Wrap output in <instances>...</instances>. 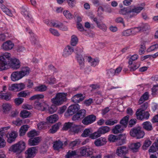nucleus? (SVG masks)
Returning <instances> with one entry per match:
<instances>
[{"instance_id":"obj_23","label":"nucleus","mask_w":158,"mask_h":158,"mask_svg":"<svg viewBox=\"0 0 158 158\" xmlns=\"http://www.w3.org/2000/svg\"><path fill=\"white\" fill-rule=\"evenodd\" d=\"M63 145V142L59 140L54 142L53 147L55 150H58L62 148Z\"/></svg>"},{"instance_id":"obj_22","label":"nucleus","mask_w":158,"mask_h":158,"mask_svg":"<svg viewBox=\"0 0 158 158\" xmlns=\"http://www.w3.org/2000/svg\"><path fill=\"white\" fill-rule=\"evenodd\" d=\"M142 126L143 128L148 131H152L153 129L152 124L148 121L143 123L142 124Z\"/></svg>"},{"instance_id":"obj_7","label":"nucleus","mask_w":158,"mask_h":158,"mask_svg":"<svg viewBox=\"0 0 158 158\" xmlns=\"http://www.w3.org/2000/svg\"><path fill=\"white\" fill-rule=\"evenodd\" d=\"M130 134L132 136L135 137L137 139H139L143 138L145 133L140 127H138L132 128L130 131Z\"/></svg>"},{"instance_id":"obj_6","label":"nucleus","mask_w":158,"mask_h":158,"mask_svg":"<svg viewBox=\"0 0 158 158\" xmlns=\"http://www.w3.org/2000/svg\"><path fill=\"white\" fill-rule=\"evenodd\" d=\"M25 148V143L20 141L18 143L11 146L9 148V151L15 153L19 154L21 153Z\"/></svg>"},{"instance_id":"obj_43","label":"nucleus","mask_w":158,"mask_h":158,"mask_svg":"<svg viewBox=\"0 0 158 158\" xmlns=\"http://www.w3.org/2000/svg\"><path fill=\"white\" fill-rule=\"evenodd\" d=\"M115 22L117 23L122 24L123 27H126L125 22L123 19L121 17H118L116 18L115 20Z\"/></svg>"},{"instance_id":"obj_32","label":"nucleus","mask_w":158,"mask_h":158,"mask_svg":"<svg viewBox=\"0 0 158 158\" xmlns=\"http://www.w3.org/2000/svg\"><path fill=\"white\" fill-rule=\"evenodd\" d=\"M140 146V143L139 142L132 143L130 146V148L134 152H136Z\"/></svg>"},{"instance_id":"obj_20","label":"nucleus","mask_w":158,"mask_h":158,"mask_svg":"<svg viewBox=\"0 0 158 158\" xmlns=\"http://www.w3.org/2000/svg\"><path fill=\"white\" fill-rule=\"evenodd\" d=\"M130 12L134 13L136 14V15L139 13L143 9V8L141 6H134L132 8V6L130 7Z\"/></svg>"},{"instance_id":"obj_27","label":"nucleus","mask_w":158,"mask_h":158,"mask_svg":"<svg viewBox=\"0 0 158 158\" xmlns=\"http://www.w3.org/2000/svg\"><path fill=\"white\" fill-rule=\"evenodd\" d=\"M149 98V93L147 92H145L140 97L139 99L138 103L139 104H141L143 103L145 101L147 100Z\"/></svg>"},{"instance_id":"obj_53","label":"nucleus","mask_w":158,"mask_h":158,"mask_svg":"<svg viewBox=\"0 0 158 158\" xmlns=\"http://www.w3.org/2000/svg\"><path fill=\"white\" fill-rule=\"evenodd\" d=\"M152 142L149 140H146L145 141L143 145L142 148L143 150H146L151 144Z\"/></svg>"},{"instance_id":"obj_29","label":"nucleus","mask_w":158,"mask_h":158,"mask_svg":"<svg viewBox=\"0 0 158 158\" xmlns=\"http://www.w3.org/2000/svg\"><path fill=\"white\" fill-rule=\"evenodd\" d=\"M61 124V123H58L52 126V128L49 130V132L52 134L55 133L59 129Z\"/></svg>"},{"instance_id":"obj_4","label":"nucleus","mask_w":158,"mask_h":158,"mask_svg":"<svg viewBox=\"0 0 158 158\" xmlns=\"http://www.w3.org/2000/svg\"><path fill=\"white\" fill-rule=\"evenodd\" d=\"M44 98L43 94H36L31 97L29 99L30 100L36 99L34 103L35 108L38 110L44 111L46 109L45 105L44 103H41L38 101V99Z\"/></svg>"},{"instance_id":"obj_16","label":"nucleus","mask_w":158,"mask_h":158,"mask_svg":"<svg viewBox=\"0 0 158 158\" xmlns=\"http://www.w3.org/2000/svg\"><path fill=\"white\" fill-rule=\"evenodd\" d=\"M107 142L106 138L101 137L96 139L94 144L97 147H100L106 144Z\"/></svg>"},{"instance_id":"obj_54","label":"nucleus","mask_w":158,"mask_h":158,"mask_svg":"<svg viewBox=\"0 0 158 158\" xmlns=\"http://www.w3.org/2000/svg\"><path fill=\"white\" fill-rule=\"evenodd\" d=\"M63 14L64 15L67 19H70L73 18V16L68 10H66L64 11Z\"/></svg>"},{"instance_id":"obj_38","label":"nucleus","mask_w":158,"mask_h":158,"mask_svg":"<svg viewBox=\"0 0 158 158\" xmlns=\"http://www.w3.org/2000/svg\"><path fill=\"white\" fill-rule=\"evenodd\" d=\"M28 33L31 34V38L30 40L32 44L34 45L37 44L38 41L37 40L36 36L33 33L31 32V31H29L28 32Z\"/></svg>"},{"instance_id":"obj_1","label":"nucleus","mask_w":158,"mask_h":158,"mask_svg":"<svg viewBox=\"0 0 158 158\" xmlns=\"http://www.w3.org/2000/svg\"><path fill=\"white\" fill-rule=\"evenodd\" d=\"M11 54L8 52L5 53L0 56V71L8 69V65L10 64L11 67L14 69H17L20 66L19 60L16 58L10 60Z\"/></svg>"},{"instance_id":"obj_51","label":"nucleus","mask_w":158,"mask_h":158,"mask_svg":"<svg viewBox=\"0 0 158 158\" xmlns=\"http://www.w3.org/2000/svg\"><path fill=\"white\" fill-rule=\"evenodd\" d=\"M118 122V120H112V119H109L106 120L105 122V123L106 125L111 126L117 123Z\"/></svg>"},{"instance_id":"obj_47","label":"nucleus","mask_w":158,"mask_h":158,"mask_svg":"<svg viewBox=\"0 0 158 158\" xmlns=\"http://www.w3.org/2000/svg\"><path fill=\"white\" fill-rule=\"evenodd\" d=\"M78 42V39L76 36L73 35L71 36V44L73 46H75L77 44Z\"/></svg>"},{"instance_id":"obj_10","label":"nucleus","mask_w":158,"mask_h":158,"mask_svg":"<svg viewBox=\"0 0 158 158\" xmlns=\"http://www.w3.org/2000/svg\"><path fill=\"white\" fill-rule=\"evenodd\" d=\"M96 116L93 114L90 115L85 117L82 120L84 125H88L94 122L96 119Z\"/></svg>"},{"instance_id":"obj_56","label":"nucleus","mask_w":158,"mask_h":158,"mask_svg":"<svg viewBox=\"0 0 158 158\" xmlns=\"http://www.w3.org/2000/svg\"><path fill=\"white\" fill-rule=\"evenodd\" d=\"M132 35H135L138 32L141 31L139 27H135L131 29Z\"/></svg>"},{"instance_id":"obj_37","label":"nucleus","mask_w":158,"mask_h":158,"mask_svg":"<svg viewBox=\"0 0 158 158\" xmlns=\"http://www.w3.org/2000/svg\"><path fill=\"white\" fill-rule=\"evenodd\" d=\"M22 14L24 15V17L26 18L27 20L32 22L33 19L31 17V16L28 13V12L24 9L22 11Z\"/></svg>"},{"instance_id":"obj_17","label":"nucleus","mask_w":158,"mask_h":158,"mask_svg":"<svg viewBox=\"0 0 158 158\" xmlns=\"http://www.w3.org/2000/svg\"><path fill=\"white\" fill-rule=\"evenodd\" d=\"M40 139L39 137L31 138L29 139L28 144L31 146L37 145L40 141Z\"/></svg>"},{"instance_id":"obj_62","label":"nucleus","mask_w":158,"mask_h":158,"mask_svg":"<svg viewBox=\"0 0 158 158\" xmlns=\"http://www.w3.org/2000/svg\"><path fill=\"white\" fill-rule=\"evenodd\" d=\"M69 6L72 8L75 6L76 4L75 0H66Z\"/></svg>"},{"instance_id":"obj_63","label":"nucleus","mask_w":158,"mask_h":158,"mask_svg":"<svg viewBox=\"0 0 158 158\" xmlns=\"http://www.w3.org/2000/svg\"><path fill=\"white\" fill-rule=\"evenodd\" d=\"M25 85L22 83L16 84V88L18 91H20L24 88Z\"/></svg>"},{"instance_id":"obj_59","label":"nucleus","mask_w":158,"mask_h":158,"mask_svg":"<svg viewBox=\"0 0 158 158\" xmlns=\"http://www.w3.org/2000/svg\"><path fill=\"white\" fill-rule=\"evenodd\" d=\"M57 28H59L60 30L63 31H66L68 29L66 26L64 25L63 23H58V25L57 26Z\"/></svg>"},{"instance_id":"obj_64","label":"nucleus","mask_w":158,"mask_h":158,"mask_svg":"<svg viewBox=\"0 0 158 158\" xmlns=\"http://www.w3.org/2000/svg\"><path fill=\"white\" fill-rule=\"evenodd\" d=\"M122 35L124 36H128L132 35L131 29L124 31L122 32Z\"/></svg>"},{"instance_id":"obj_5","label":"nucleus","mask_w":158,"mask_h":158,"mask_svg":"<svg viewBox=\"0 0 158 158\" xmlns=\"http://www.w3.org/2000/svg\"><path fill=\"white\" fill-rule=\"evenodd\" d=\"M110 131V128L108 126H102L99 128L96 131L92 134L90 136L91 139H95L101 136L102 134H104Z\"/></svg>"},{"instance_id":"obj_46","label":"nucleus","mask_w":158,"mask_h":158,"mask_svg":"<svg viewBox=\"0 0 158 158\" xmlns=\"http://www.w3.org/2000/svg\"><path fill=\"white\" fill-rule=\"evenodd\" d=\"M31 113L27 110H24L20 113V116L21 117L25 118L29 117Z\"/></svg>"},{"instance_id":"obj_8","label":"nucleus","mask_w":158,"mask_h":158,"mask_svg":"<svg viewBox=\"0 0 158 158\" xmlns=\"http://www.w3.org/2000/svg\"><path fill=\"white\" fill-rule=\"evenodd\" d=\"M38 149V147H34L29 148L27 150L25 153L26 158H33L37 153Z\"/></svg>"},{"instance_id":"obj_57","label":"nucleus","mask_w":158,"mask_h":158,"mask_svg":"<svg viewBox=\"0 0 158 158\" xmlns=\"http://www.w3.org/2000/svg\"><path fill=\"white\" fill-rule=\"evenodd\" d=\"M139 66L138 64L135 63L134 64L132 65H129V67L130 69V71H133L137 69Z\"/></svg>"},{"instance_id":"obj_44","label":"nucleus","mask_w":158,"mask_h":158,"mask_svg":"<svg viewBox=\"0 0 158 158\" xmlns=\"http://www.w3.org/2000/svg\"><path fill=\"white\" fill-rule=\"evenodd\" d=\"M139 27L140 28L141 31H146L150 29V26L147 23H142V24Z\"/></svg>"},{"instance_id":"obj_30","label":"nucleus","mask_w":158,"mask_h":158,"mask_svg":"<svg viewBox=\"0 0 158 158\" xmlns=\"http://www.w3.org/2000/svg\"><path fill=\"white\" fill-rule=\"evenodd\" d=\"M158 151V142L156 139V141L152 144L149 150L150 152H155Z\"/></svg>"},{"instance_id":"obj_15","label":"nucleus","mask_w":158,"mask_h":158,"mask_svg":"<svg viewBox=\"0 0 158 158\" xmlns=\"http://www.w3.org/2000/svg\"><path fill=\"white\" fill-rule=\"evenodd\" d=\"M14 46V44L12 42L8 40L3 43L2 45V48L3 49L8 51L12 49Z\"/></svg>"},{"instance_id":"obj_50","label":"nucleus","mask_w":158,"mask_h":158,"mask_svg":"<svg viewBox=\"0 0 158 158\" xmlns=\"http://www.w3.org/2000/svg\"><path fill=\"white\" fill-rule=\"evenodd\" d=\"M130 9H128L127 8H124L123 9H121L119 11V13L123 15H127L129 13H130Z\"/></svg>"},{"instance_id":"obj_28","label":"nucleus","mask_w":158,"mask_h":158,"mask_svg":"<svg viewBox=\"0 0 158 158\" xmlns=\"http://www.w3.org/2000/svg\"><path fill=\"white\" fill-rule=\"evenodd\" d=\"M87 60L90 63L91 65L94 66L98 65L99 62V60L98 59H92L90 56L88 57Z\"/></svg>"},{"instance_id":"obj_55","label":"nucleus","mask_w":158,"mask_h":158,"mask_svg":"<svg viewBox=\"0 0 158 158\" xmlns=\"http://www.w3.org/2000/svg\"><path fill=\"white\" fill-rule=\"evenodd\" d=\"M27 135L29 137L33 138V137L38 135V134L35 130H32L28 132Z\"/></svg>"},{"instance_id":"obj_39","label":"nucleus","mask_w":158,"mask_h":158,"mask_svg":"<svg viewBox=\"0 0 158 158\" xmlns=\"http://www.w3.org/2000/svg\"><path fill=\"white\" fill-rule=\"evenodd\" d=\"M28 128V126L27 125H24L21 126L19 131V135L20 136L24 135Z\"/></svg>"},{"instance_id":"obj_33","label":"nucleus","mask_w":158,"mask_h":158,"mask_svg":"<svg viewBox=\"0 0 158 158\" xmlns=\"http://www.w3.org/2000/svg\"><path fill=\"white\" fill-rule=\"evenodd\" d=\"M9 128V127H7L0 129V137L2 138H3V136L7 137V134L8 132L7 130Z\"/></svg>"},{"instance_id":"obj_35","label":"nucleus","mask_w":158,"mask_h":158,"mask_svg":"<svg viewBox=\"0 0 158 158\" xmlns=\"http://www.w3.org/2000/svg\"><path fill=\"white\" fill-rule=\"evenodd\" d=\"M48 126V123L46 122H42L38 123L37 126L38 129L40 130L45 129Z\"/></svg>"},{"instance_id":"obj_24","label":"nucleus","mask_w":158,"mask_h":158,"mask_svg":"<svg viewBox=\"0 0 158 158\" xmlns=\"http://www.w3.org/2000/svg\"><path fill=\"white\" fill-rule=\"evenodd\" d=\"M123 130V127L120 125H116L112 130L113 133L115 134L121 133Z\"/></svg>"},{"instance_id":"obj_12","label":"nucleus","mask_w":158,"mask_h":158,"mask_svg":"<svg viewBox=\"0 0 158 158\" xmlns=\"http://www.w3.org/2000/svg\"><path fill=\"white\" fill-rule=\"evenodd\" d=\"M86 111L84 109H82L78 111L77 113L72 117L73 120H79L85 117V114Z\"/></svg>"},{"instance_id":"obj_3","label":"nucleus","mask_w":158,"mask_h":158,"mask_svg":"<svg viewBox=\"0 0 158 158\" xmlns=\"http://www.w3.org/2000/svg\"><path fill=\"white\" fill-rule=\"evenodd\" d=\"M29 71L28 67H25L23 68L21 71L13 72L11 76V80L15 81L21 79L25 76L28 74Z\"/></svg>"},{"instance_id":"obj_40","label":"nucleus","mask_w":158,"mask_h":158,"mask_svg":"<svg viewBox=\"0 0 158 158\" xmlns=\"http://www.w3.org/2000/svg\"><path fill=\"white\" fill-rule=\"evenodd\" d=\"M135 115L137 118L139 120H142L143 119V111L138 109L136 112Z\"/></svg>"},{"instance_id":"obj_18","label":"nucleus","mask_w":158,"mask_h":158,"mask_svg":"<svg viewBox=\"0 0 158 158\" xmlns=\"http://www.w3.org/2000/svg\"><path fill=\"white\" fill-rule=\"evenodd\" d=\"M85 97L81 94H78L75 95L72 98V101L75 103H79L82 101L84 99Z\"/></svg>"},{"instance_id":"obj_19","label":"nucleus","mask_w":158,"mask_h":158,"mask_svg":"<svg viewBox=\"0 0 158 158\" xmlns=\"http://www.w3.org/2000/svg\"><path fill=\"white\" fill-rule=\"evenodd\" d=\"M11 95L10 92H6L4 94L2 93V91L0 92V98L2 99L8 101L11 98Z\"/></svg>"},{"instance_id":"obj_25","label":"nucleus","mask_w":158,"mask_h":158,"mask_svg":"<svg viewBox=\"0 0 158 158\" xmlns=\"http://www.w3.org/2000/svg\"><path fill=\"white\" fill-rule=\"evenodd\" d=\"M118 145H121L126 143V135L125 134H120L118 137Z\"/></svg>"},{"instance_id":"obj_31","label":"nucleus","mask_w":158,"mask_h":158,"mask_svg":"<svg viewBox=\"0 0 158 158\" xmlns=\"http://www.w3.org/2000/svg\"><path fill=\"white\" fill-rule=\"evenodd\" d=\"M76 57L78 62L80 66L81 69H83L84 67V59L81 55H78Z\"/></svg>"},{"instance_id":"obj_13","label":"nucleus","mask_w":158,"mask_h":158,"mask_svg":"<svg viewBox=\"0 0 158 158\" xmlns=\"http://www.w3.org/2000/svg\"><path fill=\"white\" fill-rule=\"evenodd\" d=\"M74 51L73 48L69 45H67L64 48L62 54V56L66 57L71 55Z\"/></svg>"},{"instance_id":"obj_14","label":"nucleus","mask_w":158,"mask_h":158,"mask_svg":"<svg viewBox=\"0 0 158 158\" xmlns=\"http://www.w3.org/2000/svg\"><path fill=\"white\" fill-rule=\"evenodd\" d=\"M92 149L89 147H84L82 148L80 152L82 156H90L93 154Z\"/></svg>"},{"instance_id":"obj_36","label":"nucleus","mask_w":158,"mask_h":158,"mask_svg":"<svg viewBox=\"0 0 158 158\" xmlns=\"http://www.w3.org/2000/svg\"><path fill=\"white\" fill-rule=\"evenodd\" d=\"M129 116L127 115L124 117L122 120H121L120 123L123 125L124 128H125L127 126Z\"/></svg>"},{"instance_id":"obj_2","label":"nucleus","mask_w":158,"mask_h":158,"mask_svg":"<svg viewBox=\"0 0 158 158\" xmlns=\"http://www.w3.org/2000/svg\"><path fill=\"white\" fill-rule=\"evenodd\" d=\"M67 95V93H58L54 98L51 99V102L56 106H60L66 101Z\"/></svg>"},{"instance_id":"obj_61","label":"nucleus","mask_w":158,"mask_h":158,"mask_svg":"<svg viewBox=\"0 0 158 158\" xmlns=\"http://www.w3.org/2000/svg\"><path fill=\"white\" fill-rule=\"evenodd\" d=\"M138 58V56L137 55H134L130 57L128 61L129 65H131L132 64V61L136 60Z\"/></svg>"},{"instance_id":"obj_52","label":"nucleus","mask_w":158,"mask_h":158,"mask_svg":"<svg viewBox=\"0 0 158 158\" xmlns=\"http://www.w3.org/2000/svg\"><path fill=\"white\" fill-rule=\"evenodd\" d=\"M2 107L4 112L5 113L9 111L11 108L10 105L7 103L3 104Z\"/></svg>"},{"instance_id":"obj_21","label":"nucleus","mask_w":158,"mask_h":158,"mask_svg":"<svg viewBox=\"0 0 158 158\" xmlns=\"http://www.w3.org/2000/svg\"><path fill=\"white\" fill-rule=\"evenodd\" d=\"M82 128V127L81 126L76 125L73 123L70 131L74 134H77L81 131Z\"/></svg>"},{"instance_id":"obj_9","label":"nucleus","mask_w":158,"mask_h":158,"mask_svg":"<svg viewBox=\"0 0 158 158\" xmlns=\"http://www.w3.org/2000/svg\"><path fill=\"white\" fill-rule=\"evenodd\" d=\"M128 152V148L125 146H122L117 148L116 153L118 156L122 157L126 155Z\"/></svg>"},{"instance_id":"obj_45","label":"nucleus","mask_w":158,"mask_h":158,"mask_svg":"<svg viewBox=\"0 0 158 158\" xmlns=\"http://www.w3.org/2000/svg\"><path fill=\"white\" fill-rule=\"evenodd\" d=\"M73 124V123L69 122L65 123L62 128L63 130L67 131L69 129H70L71 130Z\"/></svg>"},{"instance_id":"obj_41","label":"nucleus","mask_w":158,"mask_h":158,"mask_svg":"<svg viewBox=\"0 0 158 158\" xmlns=\"http://www.w3.org/2000/svg\"><path fill=\"white\" fill-rule=\"evenodd\" d=\"M47 89V87L45 85H42L36 87L35 88V90L37 91L43 92L46 91Z\"/></svg>"},{"instance_id":"obj_11","label":"nucleus","mask_w":158,"mask_h":158,"mask_svg":"<svg viewBox=\"0 0 158 158\" xmlns=\"http://www.w3.org/2000/svg\"><path fill=\"white\" fill-rule=\"evenodd\" d=\"M80 109L78 104H77L70 106L67 110V113L69 115H72L76 113Z\"/></svg>"},{"instance_id":"obj_58","label":"nucleus","mask_w":158,"mask_h":158,"mask_svg":"<svg viewBox=\"0 0 158 158\" xmlns=\"http://www.w3.org/2000/svg\"><path fill=\"white\" fill-rule=\"evenodd\" d=\"M29 92L27 91H21L18 93V96L19 97H26L28 95H29Z\"/></svg>"},{"instance_id":"obj_49","label":"nucleus","mask_w":158,"mask_h":158,"mask_svg":"<svg viewBox=\"0 0 158 158\" xmlns=\"http://www.w3.org/2000/svg\"><path fill=\"white\" fill-rule=\"evenodd\" d=\"M158 48V44H153L147 50L148 52H150L152 51L156 50Z\"/></svg>"},{"instance_id":"obj_26","label":"nucleus","mask_w":158,"mask_h":158,"mask_svg":"<svg viewBox=\"0 0 158 158\" xmlns=\"http://www.w3.org/2000/svg\"><path fill=\"white\" fill-rule=\"evenodd\" d=\"M46 119L48 123H53L58 120V116L57 114H55L48 117Z\"/></svg>"},{"instance_id":"obj_48","label":"nucleus","mask_w":158,"mask_h":158,"mask_svg":"<svg viewBox=\"0 0 158 158\" xmlns=\"http://www.w3.org/2000/svg\"><path fill=\"white\" fill-rule=\"evenodd\" d=\"M77 155V153L75 151L69 150L68 151L67 154L65 155V157L67 158H71Z\"/></svg>"},{"instance_id":"obj_34","label":"nucleus","mask_w":158,"mask_h":158,"mask_svg":"<svg viewBox=\"0 0 158 158\" xmlns=\"http://www.w3.org/2000/svg\"><path fill=\"white\" fill-rule=\"evenodd\" d=\"M92 132V131L90 128H86L83 131V133L81 135V136L84 137L89 136L90 138V136L92 134L90 133Z\"/></svg>"},{"instance_id":"obj_60","label":"nucleus","mask_w":158,"mask_h":158,"mask_svg":"<svg viewBox=\"0 0 158 158\" xmlns=\"http://www.w3.org/2000/svg\"><path fill=\"white\" fill-rule=\"evenodd\" d=\"M83 49L81 47H77L75 48L74 52L76 53L77 56L81 55V53L83 52Z\"/></svg>"},{"instance_id":"obj_42","label":"nucleus","mask_w":158,"mask_h":158,"mask_svg":"<svg viewBox=\"0 0 158 158\" xmlns=\"http://www.w3.org/2000/svg\"><path fill=\"white\" fill-rule=\"evenodd\" d=\"M115 74V70L113 69H110L107 70L106 76L108 78L112 77L114 76Z\"/></svg>"}]
</instances>
